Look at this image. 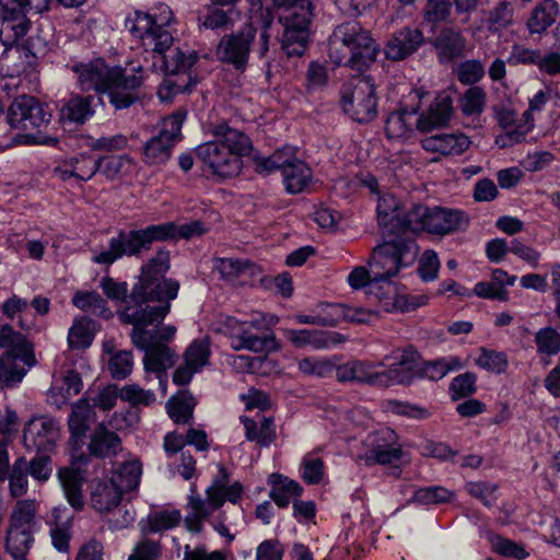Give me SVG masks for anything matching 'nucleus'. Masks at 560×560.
I'll return each instance as SVG.
<instances>
[{
	"label": "nucleus",
	"instance_id": "obj_1",
	"mask_svg": "<svg viewBox=\"0 0 560 560\" xmlns=\"http://www.w3.org/2000/svg\"><path fill=\"white\" fill-rule=\"evenodd\" d=\"M170 267V253L158 252L142 266L128 304L118 312L119 319L124 324L132 325L131 331L143 332L144 338L153 336L143 327L161 323L171 311V301L178 295L179 282L165 277Z\"/></svg>",
	"mask_w": 560,
	"mask_h": 560
},
{
	"label": "nucleus",
	"instance_id": "obj_2",
	"mask_svg": "<svg viewBox=\"0 0 560 560\" xmlns=\"http://www.w3.org/2000/svg\"><path fill=\"white\" fill-rule=\"evenodd\" d=\"M173 20L171 8L166 4H159L152 13L135 11L126 19V26L141 42L144 50L159 56L166 72L178 77L195 65L197 55L192 50L183 51L180 49L164 55L173 44V36L166 30Z\"/></svg>",
	"mask_w": 560,
	"mask_h": 560
},
{
	"label": "nucleus",
	"instance_id": "obj_3",
	"mask_svg": "<svg viewBox=\"0 0 560 560\" xmlns=\"http://www.w3.org/2000/svg\"><path fill=\"white\" fill-rule=\"evenodd\" d=\"M71 70L82 91L107 94L110 104L117 109L129 107L135 102V92L144 80L141 66L130 69L109 67L102 58L74 63Z\"/></svg>",
	"mask_w": 560,
	"mask_h": 560
},
{
	"label": "nucleus",
	"instance_id": "obj_4",
	"mask_svg": "<svg viewBox=\"0 0 560 560\" xmlns=\"http://www.w3.org/2000/svg\"><path fill=\"white\" fill-rule=\"evenodd\" d=\"M211 135V140L195 150L203 171L220 179L237 176L243 168V158L252 149L249 138L226 124L214 126Z\"/></svg>",
	"mask_w": 560,
	"mask_h": 560
},
{
	"label": "nucleus",
	"instance_id": "obj_5",
	"mask_svg": "<svg viewBox=\"0 0 560 560\" xmlns=\"http://www.w3.org/2000/svg\"><path fill=\"white\" fill-rule=\"evenodd\" d=\"M278 322V316L273 314L253 311L247 318L220 316L213 327L229 338L234 350L271 353L280 349L275 334L270 330Z\"/></svg>",
	"mask_w": 560,
	"mask_h": 560
},
{
	"label": "nucleus",
	"instance_id": "obj_6",
	"mask_svg": "<svg viewBox=\"0 0 560 560\" xmlns=\"http://www.w3.org/2000/svg\"><path fill=\"white\" fill-rule=\"evenodd\" d=\"M230 481L226 468L219 466L218 475L206 489V499L201 498L196 487H191L187 497L185 527L188 532L198 534L203 529V523L222 508L224 502L237 504L243 498L244 487L240 481Z\"/></svg>",
	"mask_w": 560,
	"mask_h": 560
},
{
	"label": "nucleus",
	"instance_id": "obj_7",
	"mask_svg": "<svg viewBox=\"0 0 560 560\" xmlns=\"http://www.w3.org/2000/svg\"><path fill=\"white\" fill-rule=\"evenodd\" d=\"M380 48L370 33L357 22L339 25L329 40L328 56L337 66L363 70L372 65Z\"/></svg>",
	"mask_w": 560,
	"mask_h": 560
},
{
	"label": "nucleus",
	"instance_id": "obj_8",
	"mask_svg": "<svg viewBox=\"0 0 560 560\" xmlns=\"http://www.w3.org/2000/svg\"><path fill=\"white\" fill-rule=\"evenodd\" d=\"M174 233L170 224L150 225L143 230L120 232L108 242L107 248L93 249L91 260L97 265L109 266L124 255L132 256L148 249L154 241L168 240Z\"/></svg>",
	"mask_w": 560,
	"mask_h": 560
},
{
	"label": "nucleus",
	"instance_id": "obj_9",
	"mask_svg": "<svg viewBox=\"0 0 560 560\" xmlns=\"http://www.w3.org/2000/svg\"><path fill=\"white\" fill-rule=\"evenodd\" d=\"M272 24V16L269 10H261L260 16H252L250 25L235 34L225 35L221 38L217 55L218 58L224 62L232 63L234 67L241 69L247 63L252 43L255 37V25L261 26L259 35V54L265 56L269 49L270 34L268 28Z\"/></svg>",
	"mask_w": 560,
	"mask_h": 560
},
{
	"label": "nucleus",
	"instance_id": "obj_10",
	"mask_svg": "<svg viewBox=\"0 0 560 560\" xmlns=\"http://www.w3.org/2000/svg\"><path fill=\"white\" fill-rule=\"evenodd\" d=\"M0 348L5 349L0 357V389L22 381L27 370L36 364L33 347L11 327L0 329Z\"/></svg>",
	"mask_w": 560,
	"mask_h": 560
},
{
	"label": "nucleus",
	"instance_id": "obj_11",
	"mask_svg": "<svg viewBox=\"0 0 560 560\" xmlns=\"http://www.w3.org/2000/svg\"><path fill=\"white\" fill-rule=\"evenodd\" d=\"M273 4L283 8L279 16L283 26L281 45L288 56H302L308 40L311 22V3L307 0H272Z\"/></svg>",
	"mask_w": 560,
	"mask_h": 560
},
{
	"label": "nucleus",
	"instance_id": "obj_12",
	"mask_svg": "<svg viewBox=\"0 0 560 560\" xmlns=\"http://www.w3.org/2000/svg\"><path fill=\"white\" fill-rule=\"evenodd\" d=\"M418 252L413 240L397 237L376 246L368 265L374 279H392L401 269L410 267L416 261Z\"/></svg>",
	"mask_w": 560,
	"mask_h": 560
},
{
	"label": "nucleus",
	"instance_id": "obj_13",
	"mask_svg": "<svg viewBox=\"0 0 560 560\" xmlns=\"http://www.w3.org/2000/svg\"><path fill=\"white\" fill-rule=\"evenodd\" d=\"M341 107L358 122L373 120L377 114L373 80L370 77H358L348 82L341 91Z\"/></svg>",
	"mask_w": 560,
	"mask_h": 560
},
{
	"label": "nucleus",
	"instance_id": "obj_14",
	"mask_svg": "<svg viewBox=\"0 0 560 560\" xmlns=\"http://www.w3.org/2000/svg\"><path fill=\"white\" fill-rule=\"evenodd\" d=\"M406 225L410 232L425 231L433 234H447L467 223L463 212L458 210L433 208L422 205L413 206L407 212Z\"/></svg>",
	"mask_w": 560,
	"mask_h": 560
},
{
	"label": "nucleus",
	"instance_id": "obj_15",
	"mask_svg": "<svg viewBox=\"0 0 560 560\" xmlns=\"http://www.w3.org/2000/svg\"><path fill=\"white\" fill-rule=\"evenodd\" d=\"M185 113L176 112L162 120L159 133L148 140L142 149V161L149 166L167 162L175 142L180 137Z\"/></svg>",
	"mask_w": 560,
	"mask_h": 560
},
{
	"label": "nucleus",
	"instance_id": "obj_16",
	"mask_svg": "<svg viewBox=\"0 0 560 560\" xmlns=\"http://www.w3.org/2000/svg\"><path fill=\"white\" fill-rule=\"evenodd\" d=\"M132 345L144 351L143 368L147 375L153 373L159 380L163 394H166L167 377L166 370L174 365L176 354L166 345L153 342L152 338H144L141 331H131Z\"/></svg>",
	"mask_w": 560,
	"mask_h": 560
},
{
	"label": "nucleus",
	"instance_id": "obj_17",
	"mask_svg": "<svg viewBox=\"0 0 560 560\" xmlns=\"http://www.w3.org/2000/svg\"><path fill=\"white\" fill-rule=\"evenodd\" d=\"M363 445L364 452L358 456V462L366 466L394 464L402 456L395 432L387 428L369 434Z\"/></svg>",
	"mask_w": 560,
	"mask_h": 560
},
{
	"label": "nucleus",
	"instance_id": "obj_18",
	"mask_svg": "<svg viewBox=\"0 0 560 560\" xmlns=\"http://www.w3.org/2000/svg\"><path fill=\"white\" fill-rule=\"evenodd\" d=\"M369 295L374 296L385 312H409L428 304V295L400 293L392 279H373Z\"/></svg>",
	"mask_w": 560,
	"mask_h": 560
},
{
	"label": "nucleus",
	"instance_id": "obj_19",
	"mask_svg": "<svg viewBox=\"0 0 560 560\" xmlns=\"http://www.w3.org/2000/svg\"><path fill=\"white\" fill-rule=\"evenodd\" d=\"M7 119L9 125L15 129H39L49 124L51 113L35 97L22 95L11 103Z\"/></svg>",
	"mask_w": 560,
	"mask_h": 560
},
{
	"label": "nucleus",
	"instance_id": "obj_20",
	"mask_svg": "<svg viewBox=\"0 0 560 560\" xmlns=\"http://www.w3.org/2000/svg\"><path fill=\"white\" fill-rule=\"evenodd\" d=\"M58 438V427L54 419L34 417L26 422L23 442L26 448L38 452L49 451Z\"/></svg>",
	"mask_w": 560,
	"mask_h": 560
},
{
	"label": "nucleus",
	"instance_id": "obj_21",
	"mask_svg": "<svg viewBox=\"0 0 560 560\" xmlns=\"http://www.w3.org/2000/svg\"><path fill=\"white\" fill-rule=\"evenodd\" d=\"M210 348L208 340H194L184 353V363L178 366L173 375V382L178 385H186L192 376L200 372L209 362Z\"/></svg>",
	"mask_w": 560,
	"mask_h": 560
},
{
	"label": "nucleus",
	"instance_id": "obj_22",
	"mask_svg": "<svg viewBox=\"0 0 560 560\" xmlns=\"http://www.w3.org/2000/svg\"><path fill=\"white\" fill-rule=\"evenodd\" d=\"M380 366L382 363L349 361L336 368V377L339 382H359L382 386L387 378L381 375Z\"/></svg>",
	"mask_w": 560,
	"mask_h": 560
},
{
	"label": "nucleus",
	"instance_id": "obj_23",
	"mask_svg": "<svg viewBox=\"0 0 560 560\" xmlns=\"http://www.w3.org/2000/svg\"><path fill=\"white\" fill-rule=\"evenodd\" d=\"M100 160L89 154H78L65 159L54 168L55 175L61 180H89L98 171Z\"/></svg>",
	"mask_w": 560,
	"mask_h": 560
},
{
	"label": "nucleus",
	"instance_id": "obj_24",
	"mask_svg": "<svg viewBox=\"0 0 560 560\" xmlns=\"http://www.w3.org/2000/svg\"><path fill=\"white\" fill-rule=\"evenodd\" d=\"M282 331L284 337L298 348L311 346L315 349H327L345 341L343 336L338 332H323L310 329H282Z\"/></svg>",
	"mask_w": 560,
	"mask_h": 560
},
{
	"label": "nucleus",
	"instance_id": "obj_25",
	"mask_svg": "<svg viewBox=\"0 0 560 560\" xmlns=\"http://www.w3.org/2000/svg\"><path fill=\"white\" fill-rule=\"evenodd\" d=\"M377 220L392 233L409 231L406 225L407 213L402 215L398 200L392 194H383L376 207Z\"/></svg>",
	"mask_w": 560,
	"mask_h": 560
},
{
	"label": "nucleus",
	"instance_id": "obj_26",
	"mask_svg": "<svg viewBox=\"0 0 560 560\" xmlns=\"http://www.w3.org/2000/svg\"><path fill=\"white\" fill-rule=\"evenodd\" d=\"M470 140L463 133H443L425 137L421 141L422 148L428 152L442 155H459L470 145Z\"/></svg>",
	"mask_w": 560,
	"mask_h": 560
},
{
	"label": "nucleus",
	"instance_id": "obj_27",
	"mask_svg": "<svg viewBox=\"0 0 560 560\" xmlns=\"http://www.w3.org/2000/svg\"><path fill=\"white\" fill-rule=\"evenodd\" d=\"M57 476L67 502L74 510H82L84 506L82 488L85 479L83 472L72 465L70 467L60 468Z\"/></svg>",
	"mask_w": 560,
	"mask_h": 560
},
{
	"label": "nucleus",
	"instance_id": "obj_28",
	"mask_svg": "<svg viewBox=\"0 0 560 560\" xmlns=\"http://www.w3.org/2000/svg\"><path fill=\"white\" fill-rule=\"evenodd\" d=\"M422 43L423 35L419 30L404 28L387 43L386 57L392 60H401L415 52Z\"/></svg>",
	"mask_w": 560,
	"mask_h": 560
},
{
	"label": "nucleus",
	"instance_id": "obj_29",
	"mask_svg": "<svg viewBox=\"0 0 560 560\" xmlns=\"http://www.w3.org/2000/svg\"><path fill=\"white\" fill-rule=\"evenodd\" d=\"M213 266L221 278L231 283H246L258 271L256 265L236 258H217Z\"/></svg>",
	"mask_w": 560,
	"mask_h": 560
},
{
	"label": "nucleus",
	"instance_id": "obj_30",
	"mask_svg": "<svg viewBox=\"0 0 560 560\" xmlns=\"http://www.w3.org/2000/svg\"><path fill=\"white\" fill-rule=\"evenodd\" d=\"M417 353L412 350H404L388 370L381 371L387 382L382 386L409 383L417 372Z\"/></svg>",
	"mask_w": 560,
	"mask_h": 560
},
{
	"label": "nucleus",
	"instance_id": "obj_31",
	"mask_svg": "<svg viewBox=\"0 0 560 560\" xmlns=\"http://www.w3.org/2000/svg\"><path fill=\"white\" fill-rule=\"evenodd\" d=\"M124 491L116 485L114 478L97 482L91 494V502L95 510L106 514L120 504Z\"/></svg>",
	"mask_w": 560,
	"mask_h": 560
},
{
	"label": "nucleus",
	"instance_id": "obj_32",
	"mask_svg": "<svg viewBox=\"0 0 560 560\" xmlns=\"http://www.w3.org/2000/svg\"><path fill=\"white\" fill-rule=\"evenodd\" d=\"M418 106H412L411 109L400 108L392 113L386 120L385 131L388 138L404 139L408 138L413 132V127L417 126Z\"/></svg>",
	"mask_w": 560,
	"mask_h": 560
},
{
	"label": "nucleus",
	"instance_id": "obj_33",
	"mask_svg": "<svg viewBox=\"0 0 560 560\" xmlns=\"http://www.w3.org/2000/svg\"><path fill=\"white\" fill-rule=\"evenodd\" d=\"M82 389V380L74 371H68L61 376H54L50 387V399L57 407L63 406L71 397Z\"/></svg>",
	"mask_w": 560,
	"mask_h": 560
},
{
	"label": "nucleus",
	"instance_id": "obj_34",
	"mask_svg": "<svg viewBox=\"0 0 560 560\" xmlns=\"http://www.w3.org/2000/svg\"><path fill=\"white\" fill-rule=\"evenodd\" d=\"M95 407L86 396L79 399L73 406L68 420L71 438L78 443L88 431V422L95 418Z\"/></svg>",
	"mask_w": 560,
	"mask_h": 560
},
{
	"label": "nucleus",
	"instance_id": "obj_35",
	"mask_svg": "<svg viewBox=\"0 0 560 560\" xmlns=\"http://www.w3.org/2000/svg\"><path fill=\"white\" fill-rule=\"evenodd\" d=\"M452 102L447 97L435 100L425 114L417 117V129L429 132L435 128L445 126L451 117Z\"/></svg>",
	"mask_w": 560,
	"mask_h": 560
},
{
	"label": "nucleus",
	"instance_id": "obj_36",
	"mask_svg": "<svg viewBox=\"0 0 560 560\" xmlns=\"http://www.w3.org/2000/svg\"><path fill=\"white\" fill-rule=\"evenodd\" d=\"M120 439L115 432L100 424L90 436L89 451L96 457H109L120 450Z\"/></svg>",
	"mask_w": 560,
	"mask_h": 560
},
{
	"label": "nucleus",
	"instance_id": "obj_37",
	"mask_svg": "<svg viewBox=\"0 0 560 560\" xmlns=\"http://www.w3.org/2000/svg\"><path fill=\"white\" fill-rule=\"evenodd\" d=\"M269 483L271 486L270 498L279 508H285L291 501L298 500L303 491L299 482L281 475H271Z\"/></svg>",
	"mask_w": 560,
	"mask_h": 560
},
{
	"label": "nucleus",
	"instance_id": "obj_38",
	"mask_svg": "<svg viewBox=\"0 0 560 560\" xmlns=\"http://www.w3.org/2000/svg\"><path fill=\"white\" fill-rule=\"evenodd\" d=\"M0 20L11 24L15 38H20L27 33L28 21L22 0H0Z\"/></svg>",
	"mask_w": 560,
	"mask_h": 560
},
{
	"label": "nucleus",
	"instance_id": "obj_39",
	"mask_svg": "<svg viewBox=\"0 0 560 560\" xmlns=\"http://www.w3.org/2000/svg\"><path fill=\"white\" fill-rule=\"evenodd\" d=\"M559 14L558 3L555 0H542L534 9L527 21L530 34H541L551 26Z\"/></svg>",
	"mask_w": 560,
	"mask_h": 560
},
{
	"label": "nucleus",
	"instance_id": "obj_40",
	"mask_svg": "<svg viewBox=\"0 0 560 560\" xmlns=\"http://www.w3.org/2000/svg\"><path fill=\"white\" fill-rule=\"evenodd\" d=\"M282 176L285 189L290 194H300L304 191L313 179L311 168L302 160L287 166Z\"/></svg>",
	"mask_w": 560,
	"mask_h": 560
},
{
	"label": "nucleus",
	"instance_id": "obj_41",
	"mask_svg": "<svg viewBox=\"0 0 560 560\" xmlns=\"http://www.w3.org/2000/svg\"><path fill=\"white\" fill-rule=\"evenodd\" d=\"M91 96H72L60 109V117L63 121L83 124L94 114Z\"/></svg>",
	"mask_w": 560,
	"mask_h": 560
},
{
	"label": "nucleus",
	"instance_id": "obj_42",
	"mask_svg": "<svg viewBox=\"0 0 560 560\" xmlns=\"http://www.w3.org/2000/svg\"><path fill=\"white\" fill-rule=\"evenodd\" d=\"M180 520L182 514L178 510H164L149 514L139 525L143 534H151L172 529Z\"/></svg>",
	"mask_w": 560,
	"mask_h": 560
},
{
	"label": "nucleus",
	"instance_id": "obj_43",
	"mask_svg": "<svg viewBox=\"0 0 560 560\" xmlns=\"http://www.w3.org/2000/svg\"><path fill=\"white\" fill-rule=\"evenodd\" d=\"M95 332L96 325L94 320L85 316L75 318L68 332V343L70 348H88L91 346Z\"/></svg>",
	"mask_w": 560,
	"mask_h": 560
},
{
	"label": "nucleus",
	"instance_id": "obj_44",
	"mask_svg": "<svg viewBox=\"0 0 560 560\" xmlns=\"http://www.w3.org/2000/svg\"><path fill=\"white\" fill-rule=\"evenodd\" d=\"M536 352L541 360H547L560 353V332L553 327L539 328L534 336Z\"/></svg>",
	"mask_w": 560,
	"mask_h": 560
},
{
	"label": "nucleus",
	"instance_id": "obj_45",
	"mask_svg": "<svg viewBox=\"0 0 560 560\" xmlns=\"http://www.w3.org/2000/svg\"><path fill=\"white\" fill-rule=\"evenodd\" d=\"M325 311L330 312L334 319V326L341 320H348L353 323H370L376 315L373 311L349 306L346 304H326Z\"/></svg>",
	"mask_w": 560,
	"mask_h": 560
},
{
	"label": "nucleus",
	"instance_id": "obj_46",
	"mask_svg": "<svg viewBox=\"0 0 560 560\" xmlns=\"http://www.w3.org/2000/svg\"><path fill=\"white\" fill-rule=\"evenodd\" d=\"M36 512L37 502L35 500L18 501L10 516L9 528L32 532Z\"/></svg>",
	"mask_w": 560,
	"mask_h": 560
},
{
	"label": "nucleus",
	"instance_id": "obj_47",
	"mask_svg": "<svg viewBox=\"0 0 560 560\" xmlns=\"http://www.w3.org/2000/svg\"><path fill=\"white\" fill-rule=\"evenodd\" d=\"M72 304L81 311L92 312L105 318L113 316L106 301L95 291H77L72 298Z\"/></svg>",
	"mask_w": 560,
	"mask_h": 560
},
{
	"label": "nucleus",
	"instance_id": "obj_48",
	"mask_svg": "<svg viewBox=\"0 0 560 560\" xmlns=\"http://www.w3.org/2000/svg\"><path fill=\"white\" fill-rule=\"evenodd\" d=\"M494 115L500 127L508 130L506 135L497 138V144L503 148L517 142L515 137L509 136L510 133L515 132L520 125H524V119L522 118L521 120H517L514 109L506 105L495 106Z\"/></svg>",
	"mask_w": 560,
	"mask_h": 560
},
{
	"label": "nucleus",
	"instance_id": "obj_49",
	"mask_svg": "<svg viewBox=\"0 0 560 560\" xmlns=\"http://www.w3.org/2000/svg\"><path fill=\"white\" fill-rule=\"evenodd\" d=\"M142 475V466L138 459H131L121 464L110 478H114L116 485L125 492L133 490L139 486Z\"/></svg>",
	"mask_w": 560,
	"mask_h": 560
},
{
	"label": "nucleus",
	"instance_id": "obj_50",
	"mask_svg": "<svg viewBox=\"0 0 560 560\" xmlns=\"http://www.w3.org/2000/svg\"><path fill=\"white\" fill-rule=\"evenodd\" d=\"M241 420L248 441H255L260 445L267 446L275 440L276 433L270 419L264 418L259 423L245 417H242Z\"/></svg>",
	"mask_w": 560,
	"mask_h": 560
},
{
	"label": "nucleus",
	"instance_id": "obj_51",
	"mask_svg": "<svg viewBox=\"0 0 560 560\" xmlns=\"http://www.w3.org/2000/svg\"><path fill=\"white\" fill-rule=\"evenodd\" d=\"M299 161L301 160L296 158V149L292 145H284L275 151L270 156L261 159L258 162V167L267 172L281 170L283 174L287 166Z\"/></svg>",
	"mask_w": 560,
	"mask_h": 560
},
{
	"label": "nucleus",
	"instance_id": "obj_52",
	"mask_svg": "<svg viewBox=\"0 0 560 560\" xmlns=\"http://www.w3.org/2000/svg\"><path fill=\"white\" fill-rule=\"evenodd\" d=\"M163 557L161 540L142 537L135 544L127 560H163Z\"/></svg>",
	"mask_w": 560,
	"mask_h": 560
},
{
	"label": "nucleus",
	"instance_id": "obj_53",
	"mask_svg": "<svg viewBox=\"0 0 560 560\" xmlns=\"http://www.w3.org/2000/svg\"><path fill=\"white\" fill-rule=\"evenodd\" d=\"M487 94L480 86L469 88L459 101L460 109L466 116H479L486 105Z\"/></svg>",
	"mask_w": 560,
	"mask_h": 560
},
{
	"label": "nucleus",
	"instance_id": "obj_54",
	"mask_svg": "<svg viewBox=\"0 0 560 560\" xmlns=\"http://www.w3.org/2000/svg\"><path fill=\"white\" fill-rule=\"evenodd\" d=\"M463 366L464 363L458 357L450 355L428 362L423 371L430 380L438 381L447 373L460 370Z\"/></svg>",
	"mask_w": 560,
	"mask_h": 560
},
{
	"label": "nucleus",
	"instance_id": "obj_55",
	"mask_svg": "<svg viewBox=\"0 0 560 560\" xmlns=\"http://www.w3.org/2000/svg\"><path fill=\"white\" fill-rule=\"evenodd\" d=\"M101 166L98 171L108 179H116L130 171L135 162L129 155H114L104 160H100Z\"/></svg>",
	"mask_w": 560,
	"mask_h": 560
},
{
	"label": "nucleus",
	"instance_id": "obj_56",
	"mask_svg": "<svg viewBox=\"0 0 560 560\" xmlns=\"http://www.w3.org/2000/svg\"><path fill=\"white\" fill-rule=\"evenodd\" d=\"M32 532L8 528L5 549L12 556H25L32 547Z\"/></svg>",
	"mask_w": 560,
	"mask_h": 560
},
{
	"label": "nucleus",
	"instance_id": "obj_57",
	"mask_svg": "<svg viewBox=\"0 0 560 560\" xmlns=\"http://www.w3.org/2000/svg\"><path fill=\"white\" fill-rule=\"evenodd\" d=\"M475 363L477 366L488 372L498 374L505 372L509 365L508 358L503 352H498L486 348L480 349L479 355L476 358Z\"/></svg>",
	"mask_w": 560,
	"mask_h": 560
},
{
	"label": "nucleus",
	"instance_id": "obj_58",
	"mask_svg": "<svg viewBox=\"0 0 560 560\" xmlns=\"http://www.w3.org/2000/svg\"><path fill=\"white\" fill-rule=\"evenodd\" d=\"M299 371L314 377H327L335 370V364L327 358L308 357L299 361Z\"/></svg>",
	"mask_w": 560,
	"mask_h": 560
},
{
	"label": "nucleus",
	"instance_id": "obj_59",
	"mask_svg": "<svg viewBox=\"0 0 560 560\" xmlns=\"http://www.w3.org/2000/svg\"><path fill=\"white\" fill-rule=\"evenodd\" d=\"M436 47L445 57L451 58L458 55L464 47V39L459 32L447 28L443 30L435 40Z\"/></svg>",
	"mask_w": 560,
	"mask_h": 560
},
{
	"label": "nucleus",
	"instance_id": "obj_60",
	"mask_svg": "<svg viewBox=\"0 0 560 560\" xmlns=\"http://www.w3.org/2000/svg\"><path fill=\"white\" fill-rule=\"evenodd\" d=\"M133 369L132 353L128 350H120L108 359V371L113 378L124 380Z\"/></svg>",
	"mask_w": 560,
	"mask_h": 560
},
{
	"label": "nucleus",
	"instance_id": "obj_61",
	"mask_svg": "<svg viewBox=\"0 0 560 560\" xmlns=\"http://www.w3.org/2000/svg\"><path fill=\"white\" fill-rule=\"evenodd\" d=\"M26 55L19 48L9 49L0 61V71L11 78L19 77L25 71Z\"/></svg>",
	"mask_w": 560,
	"mask_h": 560
},
{
	"label": "nucleus",
	"instance_id": "obj_62",
	"mask_svg": "<svg viewBox=\"0 0 560 560\" xmlns=\"http://www.w3.org/2000/svg\"><path fill=\"white\" fill-rule=\"evenodd\" d=\"M166 410L176 423H185L192 413L191 398L186 395L174 396L167 401Z\"/></svg>",
	"mask_w": 560,
	"mask_h": 560
},
{
	"label": "nucleus",
	"instance_id": "obj_63",
	"mask_svg": "<svg viewBox=\"0 0 560 560\" xmlns=\"http://www.w3.org/2000/svg\"><path fill=\"white\" fill-rule=\"evenodd\" d=\"M489 542L492 550L503 557L525 559L529 555L523 546L499 535H491Z\"/></svg>",
	"mask_w": 560,
	"mask_h": 560
},
{
	"label": "nucleus",
	"instance_id": "obj_64",
	"mask_svg": "<svg viewBox=\"0 0 560 560\" xmlns=\"http://www.w3.org/2000/svg\"><path fill=\"white\" fill-rule=\"evenodd\" d=\"M2 312L11 319L18 318L19 325L24 329H28L32 326V323L26 320L28 304L24 299L13 295L3 303Z\"/></svg>",
	"mask_w": 560,
	"mask_h": 560
}]
</instances>
